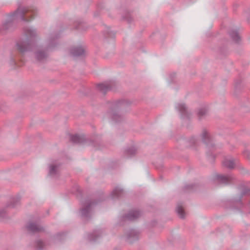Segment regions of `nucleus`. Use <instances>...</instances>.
I'll return each mask as SVG.
<instances>
[{
	"label": "nucleus",
	"mask_w": 250,
	"mask_h": 250,
	"mask_svg": "<svg viewBox=\"0 0 250 250\" xmlns=\"http://www.w3.org/2000/svg\"><path fill=\"white\" fill-rule=\"evenodd\" d=\"M136 152V149L134 147H131L127 150V153L129 155H133Z\"/></svg>",
	"instance_id": "4be33fe9"
},
{
	"label": "nucleus",
	"mask_w": 250,
	"mask_h": 250,
	"mask_svg": "<svg viewBox=\"0 0 250 250\" xmlns=\"http://www.w3.org/2000/svg\"><path fill=\"white\" fill-rule=\"evenodd\" d=\"M141 215L140 211L138 210H132L129 211L128 214L124 216V219L125 220L132 221L138 218Z\"/></svg>",
	"instance_id": "39448f33"
},
{
	"label": "nucleus",
	"mask_w": 250,
	"mask_h": 250,
	"mask_svg": "<svg viewBox=\"0 0 250 250\" xmlns=\"http://www.w3.org/2000/svg\"><path fill=\"white\" fill-rule=\"evenodd\" d=\"M202 138L203 141L205 143H208L207 140L209 141L210 140L209 135H208V132L206 131H205L203 132L202 135Z\"/></svg>",
	"instance_id": "6ab92c4d"
},
{
	"label": "nucleus",
	"mask_w": 250,
	"mask_h": 250,
	"mask_svg": "<svg viewBox=\"0 0 250 250\" xmlns=\"http://www.w3.org/2000/svg\"><path fill=\"white\" fill-rule=\"evenodd\" d=\"M176 212L179 216L181 218H184L185 213L183 209V208L181 205H178L176 208Z\"/></svg>",
	"instance_id": "4468645a"
},
{
	"label": "nucleus",
	"mask_w": 250,
	"mask_h": 250,
	"mask_svg": "<svg viewBox=\"0 0 250 250\" xmlns=\"http://www.w3.org/2000/svg\"><path fill=\"white\" fill-rule=\"evenodd\" d=\"M36 11L33 9L24 7H19L10 17L12 20L20 19L22 21H27L31 20L30 17L34 15Z\"/></svg>",
	"instance_id": "f03ea898"
},
{
	"label": "nucleus",
	"mask_w": 250,
	"mask_h": 250,
	"mask_svg": "<svg viewBox=\"0 0 250 250\" xmlns=\"http://www.w3.org/2000/svg\"><path fill=\"white\" fill-rule=\"evenodd\" d=\"M229 35L232 39L236 42H238L240 40V36L238 33L234 30H231L229 32Z\"/></svg>",
	"instance_id": "ddd939ff"
},
{
	"label": "nucleus",
	"mask_w": 250,
	"mask_h": 250,
	"mask_svg": "<svg viewBox=\"0 0 250 250\" xmlns=\"http://www.w3.org/2000/svg\"><path fill=\"white\" fill-rule=\"evenodd\" d=\"M11 24V22L9 21H6L5 23H4L3 25V28L4 29H8V25Z\"/></svg>",
	"instance_id": "b1692460"
},
{
	"label": "nucleus",
	"mask_w": 250,
	"mask_h": 250,
	"mask_svg": "<svg viewBox=\"0 0 250 250\" xmlns=\"http://www.w3.org/2000/svg\"><path fill=\"white\" fill-rule=\"evenodd\" d=\"M24 33L27 37V40L24 41H20L17 43L18 47L22 53L32 50L34 46V42L32 39L37 34L36 31L32 27L25 28L24 29Z\"/></svg>",
	"instance_id": "f257e3e1"
},
{
	"label": "nucleus",
	"mask_w": 250,
	"mask_h": 250,
	"mask_svg": "<svg viewBox=\"0 0 250 250\" xmlns=\"http://www.w3.org/2000/svg\"><path fill=\"white\" fill-rule=\"evenodd\" d=\"M124 193L123 189L117 187L112 191L111 194V197L113 199L120 197Z\"/></svg>",
	"instance_id": "9b49d317"
},
{
	"label": "nucleus",
	"mask_w": 250,
	"mask_h": 250,
	"mask_svg": "<svg viewBox=\"0 0 250 250\" xmlns=\"http://www.w3.org/2000/svg\"><path fill=\"white\" fill-rule=\"evenodd\" d=\"M112 119L115 122H119L121 119V117L117 114H115L112 116Z\"/></svg>",
	"instance_id": "aec40b11"
},
{
	"label": "nucleus",
	"mask_w": 250,
	"mask_h": 250,
	"mask_svg": "<svg viewBox=\"0 0 250 250\" xmlns=\"http://www.w3.org/2000/svg\"><path fill=\"white\" fill-rule=\"evenodd\" d=\"M250 154V152L248 151H246L244 152V154L245 156L249 157V154Z\"/></svg>",
	"instance_id": "bb28decb"
},
{
	"label": "nucleus",
	"mask_w": 250,
	"mask_h": 250,
	"mask_svg": "<svg viewBox=\"0 0 250 250\" xmlns=\"http://www.w3.org/2000/svg\"><path fill=\"white\" fill-rule=\"evenodd\" d=\"M44 245V243L42 241H38L37 242V247L40 250L42 249Z\"/></svg>",
	"instance_id": "412c9836"
},
{
	"label": "nucleus",
	"mask_w": 250,
	"mask_h": 250,
	"mask_svg": "<svg viewBox=\"0 0 250 250\" xmlns=\"http://www.w3.org/2000/svg\"><path fill=\"white\" fill-rule=\"evenodd\" d=\"M71 141L74 143H82L83 140V136L78 135H71L70 137Z\"/></svg>",
	"instance_id": "f8f14e48"
},
{
	"label": "nucleus",
	"mask_w": 250,
	"mask_h": 250,
	"mask_svg": "<svg viewBox=\"0 0 250 250\" xmlns=\"http://www.w3.org/2000/svg\"><path fill=\"white\" fill-rule=\"evenodd\" d=\"M120 104V102H117V103H116V104L118 105V104Z\"/></svg>",
	"instance_id": "cd10ccee"
},
{
	"label": "nucleus",
	"mask_w": 250,
	"mask_h": 250,
	"mask_svg": "<svg viewBox=\"0 0 250 250\" xmlns=\"http://www.w3.org/2000/svg\"><path fill=\"white\" fill-rule=\"evenodd\" d=\"M84 48L82 45L73 47L70 49V54L73 57L82 56L84 55Z\"/></svg>",
	"instance_id": "20e7f679"
},
{
	"label": "nucleus",
	"mask_w": 250,
	"mask_h": 250,
	"mask_svg": "<svg viewBox=\"0 0 250 250\" xmlns=\"http://www.w3.org/2000/svg\"><path fill=\"white\" fill-rule=\"evenodd\" d=\"M94 204V202L86 200L83 203V208L81 210V215L83 217H89L91 213V207Z\"/></svg>",
	"instance_id": "7ed1b4c3"
},
{
	"label": "nucleus",
	"mask_w": 250,
	"mask_h": 250,
	"mask_svg": "<svg viewBox=\"0 0 250 250\" xmlns=\"http://www.w3.org/2000/svg\"><path fill=\"white\" fill-rule=\"evenodd\" d=\"M36 57L37 60L42 61L46 57V54L44 52L39 51L36 54Z\"/></svg>",
	"instance_id": "2eb2a0df"
},
{
	"label": "nucleus",
	"mask_w": 250,
	"mask_h": 250,
	"mask_svg": "<svg viewBox=\"0 0 250 250\" xmlns=\"http://www.w3.org/2000/svg\"><path fill=\"white\" fill-rule=\"evenodd\" d=\"M5 216V212L3 210L0 211V219L3 218Z\"/></svg>",
	"instance_id": "a878e982"
},
{
	"label": "nucleus",
	"mask_w": 250,
	"mask_h": 250,
	"mask_svg": "<svg viewBox=\"0 0 250 250\" xmlns=\"http://www.w3.org/2000/svg\"><path fill=\"white\" fill-rule=\"evenodd\" d=\"M100 231L96 230L93 232L92 234L89 235L88 238L90 241H94L97 240V238L100 236Z\"/></svg>",
	"instance_id": "dca6fc26"
},
{
	"label": "nucleus",
	"mask_w": 250,
	"mask_h": 250,
	"mask_svg": "<svg viewBox=\"0 0 250 250\" xmlns=\"http://www.w3.org/2000/svg\"><path fill=\"white\" fill-rule=\"evenodd\" d=\"M111 83H99L97 85V88L102 92L104 93L108 90L111 89Z\"/></svg>",
	"instance_id": "6e6552de"
},
{
	"label": "nucleus",
	"mask_w": 250,
	"mask_h": 250,
	"mask_svg": "<svg viewBox=\"0 0 250 250\" xmlns=\"http://www.w3.org/2000/svg\"><path fill=\"white\" fill-rule=\"evenodd\" d=\"M49 47H52L54 44L56 43V41L53 39H50L49 41Z\"/></svg>",
	"instance_id": "393cba45"
},
{
	"label": "nucleus",
	"mask_w": 250,
	"mask_h": 250,
	"mask_svg": "<svg viewBox=\"0 0 250 250\" xmlns=\"http://www.w3.org/2000/svg\"><path fill=\"white\" fill-rule=\"evenodd\" d=\"M132 238L134 240L137 239L138 238L137 233L134 230H131L128 236V239L130 242H131Z\"/></svg>",
	"instance_id": "a211bd4d"
},
{
	"label": "nucleus",
	"mask_w": 250,
	"mask_h": 250,
	"mask_svg": "<svg viewBox=\"0 0 250 250\" xmlns=\"http://www.w3.org/2000/svg\"><path fill=\"white\" fill-rule=\"evenodd\" d=\"M176 107L181 114L185 113L186 111V107L184 104H178Z\"/></svg>",
	"instance_id": "f3484780"
},
{
	"label": "nucleus",
	"mask_w": 250,
	"mask_h": 250,
	"mask_svg": "<svg viewBox=\"0 0 250 250\" xmlns=\"http://www.w3.org/2000/svg\"><path fill=\"white\" fill-rule=\"evenodd\" d=\"M80 27L79 26V27H77V28H80Z\"/></svg>",
	"instance_id": "c85d7f7f"
},
{
	"label": "nucleus",
	"mask_w": 250,
	"mask_h": 250,
	"mask_svg": "<svg viewBox=\"0 0 250 250\" xmlns=\"http://www.w3.org/2000/svg\"><path fill=\"white\" fill-rule=\"evenodd\" d=\"M59 171V166L57 165H51L49 166V174L52 177L57 175Z\"/></svg>",
	"instance_id": "9d476101"
},
{
	"label": "nucleus",
	"mask_w": 250,
	"mask_h": 250,
	"mask_svg": "<svg viewBox=\"0 0 250 250\" xmlns=\"http://www.w3.org/2000/svg\"><path fill=\"white\" fill-rule=\"evenodd\" d=\"M223 165L228 168H233L234 167L235 163L233 159L230 156L226 157L223 161Z\"/></svg>",
	"instance_id": "423d86ee"
},
{
	"label": "nucleus",
	"mask_w": 250,
	"mask_h": 250,
	"mask_svg": "<svg viewBox=\"0 0 250 250\" xmlns=\"http://www.w3.org/2000/svg\"><path fill=\"white\" fill-rule=\"evenodd\" d=\"M28 230L33 232H39L42 230V228L38 224L30 223L27 226Z\"/></svg>",
	"instance_id": "1a4fd4ad"
},
{
	"label": "nucleus",
	"mask_w": 250,
	"mask_h": 250,
	"mask_svg": "<svg viewBox=\"0 0 250 250\" xmlns=\"http://www.w3.org/2000/svg\"><path fill=\"white\" fill-rule=\"evenodd\" d=\"M232 179L230 175H218L216 176V180L221 183L227 184Z\"/></svg>",
	"instance_id": "0eeeda50"
},
{
	"label": "nucleus",
	"mask_w": 250,
	"mask_h": 250,
	"mask_svg": "<svg viewBox=\"0 0 250 250\" xmlns=\"http://www.w3.org/2000/svg\"><path fill=\"white\" fill-rule=\"evenodd\" d=\"M206 113V110L204 108L200 109L198 112V114L199 116H203Z\"/></svg>",
	"instance_id": "5701e85b"
}]
</instances>
